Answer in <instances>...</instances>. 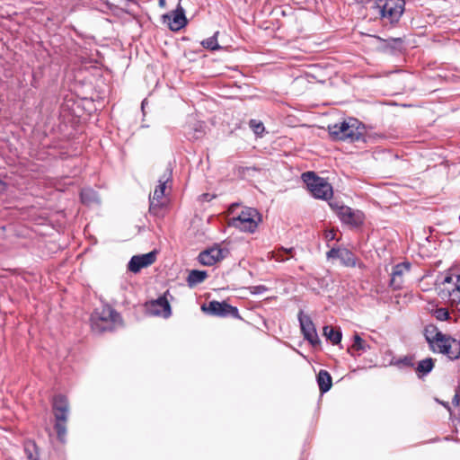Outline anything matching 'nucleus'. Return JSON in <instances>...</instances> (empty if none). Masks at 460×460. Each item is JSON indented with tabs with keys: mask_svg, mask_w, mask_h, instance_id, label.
I'll return each mask as SVG.
<instances>
[{
	"mask_svg": "<svg viewBox=\"0 0 460 460\" xmlns=\"http://www.w3.org/2000/svg\"><path fill=\"white\" fill-rule=\"evenodd\" d=\"M91 327L93 332L101 334L111 332L121 322L120 314L110 305L96 308L91 314Z\"/></svg>",
	"mask_w": 460,
	"mask_h": 460,
	"instance_id": "nucleus-1",
	"label": "nucleus"
},
{
	"mask_svg": "<svg viewBox=\"0 0 460 460\" xmlns=\"http://www.w3.org/2000/svg\"><path fill=\"white\" fill-rule=\"evenodd\" d=\"M364 127L356 119L341 121L328 126V131L332 140L357 142L365 141L363 136Z\"/></svg>",
	"mask_w": 460,
	"mask_h": 460,
	"instance_id": "nucleus-2",
	"label": "nucleus"
},
{
	"mask_svg": "<svg viewBox=\"0 0 460 460\" xmlns=\"http://www.w3.org/2000/svg\"><path fill=\"white\" fill-rule=\"evenodd\" d=\"M52 409L55 417L54 429L60 443L66 442V422L69 416V402L63 394L55 395L52 402Z\"/></svg>",
	"mask_w": 460,
	"mask_h": 460,
	"instance_id": "nucleus-3",
	"label": "nucleus"
},
{
	"mask_svg": "<svg viewBox=\"0 0 460 460\" xmlns=\"http://www.w3.org/2000/svg\"><path fill=\"white\" fill-rule=\"evenodd\" d=\"M301 177L314 198L327 200L332 196V185L314 172H305Z\"/></svg>",
	"mask_w": 460,
	"mask_h": 460,
	"instance_id": "nucleus-4",
	"label": "nucleus"
},
{
	"mask_svg": "<svg viewBox=\"0 0 460 460\" xmlns=\"http://www.w3.org/2000/svg\"><path fill=\"white\" fill-rule=\"evenodd\" d=\"M261 221V215L253 208H245L232 219V225L242 232L254 233Z\"/></svg>",
	"mask_w": 460,
	"mask_h": 460,
	"instance_id": "nucleus-5",
	"label": "nucleus"
},
{
	"mask_svg": "<svg viewBox=\"0 0 460 460\" xmlns=\"http://www.w3.org/2000/svg\"><path fill=\"white\" fill-rule=\"evenodd\" d=\"M404 0H379L375 6L382 18L387 19L391 23L397 22L404 11Z\"/></svg>",
	"mask_w": 460,
	"mask_h": 460,
	"instance_id": "nucleus-6",
	"label": "nucleus"
},
{
	"mask_svg": "<svg viewBox=\"0 0 460 460\" xmlns=\"http://www.w3.org/2000/svg\"><path fill=\"white\" fill-rule=\"evenodd\" d=\"M329 205L343 224L357 227L364 223L365 216L362 211L353 209L348 206L339 205L338 202H330Z\"/></svg>",
	"mask_w": 460,
	"mask_h": 460,
	"instance_id": "nucleus-7",
	"label": "nucleus"
},
{
	"mask_svg": "<svg viewBox=\"0 0 460 460\" xmlns=\"http://www.w3.org/2000/svg\"><path fill=\"white\" fill-rule=\"evenodd\" d=\"M168 296L172 298L169 290H166L162 296L156 299L151 300L146 304L147 313L153 316L169 318L172 315V307L168 300Z\"/></svg>",
	"mask_w": 460,
	"mask_h": 460,
	"instance_id": "nucleus-8",
	"label": "nucleus"
},
{
	"mask_svg": "<svg viewBox=\"0 0 460 460\" xmlns=\"http://www.w3.org/2000/svg\"><path fill=\"white\" fill-rule=\"evenodd\" d=\"M201 310L214 316L240 318L238 308L225 301H210L208 305L206 304L202 305Z\"/></svg>",
	"mask_w": 460,
	"mask_h": 460,
	"instance_id": "nucleus-9",
	"label": "nucleus"
},
{
	"mask_svg": "<svg viewBox=\"0 0 460 460\" xmlns=\"http://www.w3.org/2000/svg\"><path fill=\"white\" fill-rule=\"evenodd\" d=\"M301 332L312 346H317L321 343L314 323L310 316L304 314L302 310L297 314Z\"/></svg>",
	"mask_w": 460,
	"mask_h": 460,
	"instance_id": "nucleus-10",
	"label": "nucleus"
},
{
	"mask_svg": "<svg viewBox=\"0 0 460 460\" xmlns=\"http://www.w3.org/2000/svg\"><path fill=\"white\" fill-rule=\"evenodd\" d=\"M229 251L218 245L202 251L199 256V262L204 266H212L227 256Z\"/></svg>",
	"mask_w": 460,
	"mask_h": 460,
	"instance_id": "nucleus-11",
	"label": "nucleus"
},
{
	"mask_svg": "<svg viewBox=\"0 0 460 460\" xmlns=\"http://www.w3.org/2000/svg\"><path fill=\"white\" fill-rule=\"evenodd\" d=\"M181 0L179 1L175 10L171 13L163 15L164 22H167L171 31H178L187 25V18L185 16V10L181 4Z\"/></svg>",
	"mask_w": 460,
	"mask_h": 460,
	"instance_id": "nucleus-12",
	"label": "nucleus"
},
{
	"mask_svg": "<svg viewBox=\"0 0 460 460\" xmlns=\"http://www.w3.org/2000/svg\"><path fill=\"white\" fill-rule=\"evenodd\" d=\"M327 259H339L345 267H356L358 259L356 255L345 247H333L326 253Z\"/></svg>",
	"mask_w": 460,
	"mask_h": 460,
	"instance_id": "nucleus-13",
	"label": "nucleus"
},
{
	"mask_svg": "<svg viewBox=\"0 0 460 460\" xmlns=\"http://www.w3.org/2000/svg\"><path fill=\"white\" fill-rule=\"evenodd\" d=\"M410 270V262H402L394 265L392 270L389 286L394 290L401 289L403 284V276L405 273L409 272Z\"/></svg>",
	"mask_w": 460,
	"mask_h": 460,
	"instance_id": "nucleus-14",
	"label": "nucleus"
},
{
	"mask_svg": "<svg viewBox=\"0 0 460 460\" xmlns=\"http://www.w3.org/2000/svg\"><path fill=\"white\" fill-rule=\"evenodd\" d=\"M155 252H150L145 254L132 256L128 262V268L131 272L137 273L141 269L147 267L155 262Z\"/></svg>",
	"mask_w": 460,
	"mask_h": 460,
	"instance_id": "nucleus-15",
	"label": "nucleus"
},
{
	"mask_svg": "<svg viewBox=\"0 0 460 460\" xmlns=\"http://www.w3.org/2000/svg\"><path fill=\"white\" fill-rule=\"evenodd\" d=\"M441 284H452V288H446L447 296L454 302H460V275H456V279H454L453 275L447 274V276L444 277L443 280L441 281Z\"/></svg>",
	"mask_w": 460,
	"mask_h": 460,
	"instance_id": "nucleus-16",
	"label": "nucleus"
},
{
	"mask_svg": "<svg viewBox=\"0 0 460 460\" xmlns=\"http://www.w3.org/2000/svg\"><path fill=\"white\" fill-rule=\"evenodd\" d=\"M438 340L434 341V343L429 347L433 352L447 354L450 353L451 343L450 338L444 333H437Z\"/></svg>",
	"mask_w": 460,
	"mask_h": 460,
	"instance_id": "nucleus-17",
	"label": "nucleus"
},
{
	"mask_svg": "<svg viewBox=\"0 0 460 460\" xmlns=\"http://www.w3.org/2000/svg\"><path fill=\"white\" fill-rule=\"evenodd\" d=\"M316 382L322 394L327 393L332 385V378L327 370L321 369L316 376Z\"/></svg>",
	"mask_w": 460,
	"mask_h": 460,
	"instance_id": "nucleus-18",
	"label": "nucleus"
},
{
	"mask_svg": "<svg viewBox=\"0 0 460 460\" xmlns=\"http://www.w3.org/2000/svg\"><path fill=\"white\" fill-rule=\"evenodd\" d=\"M80 199L83 204L93 206L99 203L98 193L92 188H84L80 192Z\"/></svg>",
	"mask_w": 460,
	"mask_h": 460,
	"instance_id": "nucleus-19",
	"label": "nucleus"
},
{
	"mask_svg": "<svg viewBox=\"0 0 460 460\" xmlns=\"http://www.w3.org/2000/svg\"><path fill=\"white\" fill-rule=\"evenodd\" d=\"M171 174H172V171L169 172L168 175L164 174V175H163L159 179V181H158L159 184L155 189L153 196L149 197V199H155L157 202H159L162 199V198L164 195V190H165V188H166V183L170 180Z\"/></svg>",
	"mask_w": 460,
	"mask_h": 460,
	"instance_id": "nucleus-20",
	"label": "nucleus"
},
{
	"mask_svg": "<svg viewBox=\"0 0 460 460\" xmlns=\"http://www.w3.org/2000/svg\"><path fill=\"white\" fill-rule=\"evenodd\" d=\"M208 277V273L205 270H192L190 271L187 283L190 288H193L198 284L203 282Z\"/></svg>",
	"mask_w": 460,
	"mask_h": 460,
	"instance_id": "nucleus-21",
	"label": "nucleus"
},
{
	"mask_svg": "<svg viewBox=\"0 0 460 460\" xmlns=\"http://www.w3.org/2000/svg\"><path fill=\"white\" fill-rule=\"evenodd\" d=\"M293 251L294 248L287 249L284 247H279L271 252V258L274 259L276 261L285 262L288 261L290 258H293Z\"/></svg>",
	"mask_w": 460,
	"mask_h": 460,
	"instance_id": "nucleus-22",
	"label": "nucleus"
},
{
	"mask_svg": "<svg viewBox=\"0 0 460 460\" xmlns=\"http://www.w3.org/2000/svg\"><path fill=\"white\" fill-rule=\"evenodd\" d=\"M323 335L332 344H339L342 338V333L340 330H336L329 325L323 327Z\"/></svg>",
	"mask_w": 460,
	"mask_h": 460,
	"instance_id": "nucleus-23",
	"label": "nucleus"
},
{
	"mask_svg": "<svg viewBox=\"0 0 460 460\" xmlns=\"http://www.w3.org/2000/svg\"><path fill=\"white\" fill-rule=\"evenodd\" d=\"M434 367V362L431 358H427L425 359L420 360L418 363L416 367V371L418 373L419 377L424 376L430 373Z\"/></svg>",
	"mask_w": 460,
	"mask_h": 460,
	"instance_id": "nucleus-24",
	"label": "nucleus"
},
{
	"mask_svg": "<svg viewBox=\"0 0 460 460\" xmlns=\"http://www.w3.org/2000/svg\"><path fill=\"white\" fill-rule=\"evenodd\" d=\"M437 333H442L441 331L434 324H429L425 327L424 335L429 347L434 343V341L438 340Z\"/></svg>",
	"mask_w": 460,
	"mask_h": 460,
	"instance_id": "nucleus-25",
	"label": "nucleus"
},
{
	"mask_svg": "<svg viewBox=\"0 0 460 460\" xmlns=\"http://www.w3.org/2000/svg\"><path fill=\"white\" fill-rule=\"evenodd\" d=\"M218 33V31H216L213 36L203 40L201 41L202 47L212 51L222 49V47L217 42Z\"/></svg>",
	"mask_w": 460,
	"mask_h": 460,
	"instance_id": "nucleus-26",
	"label": "nucleus"
},
{
	"mask_svg": "<svg viewBox=\"0 0 460 460\" xmlns=\"http://www.w3.org/2000/svg\"><path fill=\"white\" fill-rule=\"evenodd\" d=\"M370 349V346L359 336V334L356 333L353 336V344L351 346V349L356 351L366 352Z\"/></svg>",
	"mask_w": 460,
	"mask_h": 460,
	"instance_id": "nucleus-27",
	"label": "nucleus"
},
{
	"mask_svg": "<svg viewBox=\"0 0 460 460\" xmlns=\"http://www.w3.org/2000/svg\"><path fill=\"white\" fill-rule=\"evenodd\" d=\"M24 451L29 460H40L35 442H27L24 447Z\"/></svg>",
	"mask_w": 460,
	"mask_h": 460,
	"instance_id": "nucleus-28",
	"label": "nucleus"
},
{
	"mask_svg": "<svg viewBox=\"0 0 460 460\" xmlns=\"http://www.w3.org/2000/svg\"><path fill=\"white\" fill-rule=\"evenodd\" d=\"M163 204L161 203V200L157 202L155 199H149V212L150 214L154 216H161L162 210H163Z\"/></svg>",
	"mask_w": 460,
	"mask_h": 460,
	"instance_id": "nucleus-29",
	"label": "nucleus"
},
{
	"mask_svg": "<svg viewBox=\"0 0 460 460\" xmlns=\"http://www.w3.org/2000/svg\"><path fill=\"white\" fill-rule=\"evenodd\" d=\"M249 126L252 129L255 135L261 136L264 132V125L261 121L257 119H251L249 121Z\"/></svg>",
	"mask_w": 460,
	"mask_h": 460,
	"instance_id": "nucleus-30",
	"label": "nucleus"
},
{
	"mask_svg": "<svg viewBox=\"0 0 460 460\" xmlns=\"http://www.w3.org/2000/svg\"><path fill=\"white\" fill-rule=\"evenodd\" d=\"M203 125L201 122H197L193 128V133L188 132L190 139H199L203 135Z\"/></svg>",
	"mask_w": 460,
	"mask_h": 460,
	"instance_id": "nucleus-31",
	"label": "nucleus"
},
{
	"mask_svg": "<svg viewBox=\"0 0 460 460\" xmlns=\"http://www.w3.org/2000/svg\"><path fill=\"white\" fill-rule=\"evenodd\" d=\"M434 315L438 321H446L449 318L450 314L447 308L440 307L435 311Z\"/></svg>",
	"mask_w": 460,
	"mask_h": 460,
	"instance_id": "nucleus-32",
	"label": "nucleus"
},
{
	"mask_svg": "<svg viewBox=\"0 0 460 460\" xmlns=\"http://www.w3.org/2000/svg\"><path fill=\"white\" fill-rule=\"evenodd\" d=\"M398 367L403 366V367H412V360L409 357H404L403 358H401L396 361L395 363Z\"/></svg>",
	"mask_w": 460,
	"mask_h": 460,
	"instance_id": "nucleus-33",
	"label": "nucleus"
},
{
	"mask_svg": "<svg viewBox=\"0 0 460 460\" xmlns=\"http://www.w3.org/2000/svg\"><path fill=\"white\" fill-rule=\"evenodd\" d=\"M268 290V288L263 285H258L252 287V294L261 295Z\"/></svg>",
	"mask_w": 460,
	"mask_h": 460,
	"instance_id": "nucleus-34",
	"label": "nucleus"
},
{
	"mask_svg": "<svg viewBox=\"0 0 460 460\" xmlns=\"http://www.w3.org/2000/svg\"><path fill=\"white\" fill-rule=\"evenodd\" d=\"M389 43V46L392 48H396L397 45H401L402 43V40L401 38H392L387 40Z\"/></svg>",
	"mask_w": 460,
	"mask_h": 460,
	"instance_id": "nucleus-35",
	"label": "nucleus"
},
{
	"mask_svg": "<svg viewBox=\"0 0 460 460\" xmlns=\"http://www.w3.org/2000/svg\"><path fill=\"white\" fill-rule=\"evenodd\" d=\"M146 100L145 99V100L142 102V103H141V109H142L143 113L145 112L144 111H145V106H146Z\"/></svg>",
	"mask_w": 460,
	"mask_h": 460,
	"instance_id": "nucleus-36",
	"label": "nucleus"
},
{
	"mask_svg": "<svg viewBox=\"0 0 460 460\" xmlns=\"http://www.w3.org/2000/svg\"><path fill=\"white\" fill-rule=\"evenodd\" d=\"M159 6L160 7H165V0H159Z\"/></svg>",
	"mask_w": 460,
	"mask_h": 460,
	"instance_id": "nucleus-37",
	"label": "nucleus"
},
{
	"mask_svg": "<svg viewBox=\"0 0 460 460\" xmlns=\"http://www.w3.org/2000/svg\"><path fill=\"white\" fill-rule=\"evenodd\" d=\"M447 287L452 288V284H446V285H443L442 291H443V292H447V288H447Z\"/></svg>",
	"mask_w": 460,
	"mask_h": 460,
	"instance_id": "nucleus-38",
	"label": "nucleus"
},
{
	"mask_svg": "<svg viewBox=\"0 0 460 460\" xmlns=\"http://www.w3.org/2000/svg\"><path fill=\"white\" fill-rule=\"evenodd\" d=\"M358 4H366L368 3L370 0H355Z\"/></svg>",
	"mask_w": 460,
	"mask_h": 460,
	"instance_id": "nucleus-39",
	"label": "nucleus"
},
{
	"mask_svg": "<svg viewBox=\"0 0 460 460\" xmlns=\"http://www.w3.org/2000/svg\"><path fill=\"white\" fill-rule=\"evenodd\" d=\"M453 402H454V403L458 404L459 400H458V396H457V394H456V395H455V397H454V399H453Z\"/></svg>",
	"mask_w": 460,
	"mask_h": 460,
	"instance_id": "nucleus-40",
	"label": "nucleus"
},
{
	"mask_svg": "<svg viewBox=\"0 0 460 460\" xmlns=\"http://www.w3.org/2000/svg\"><path fill=\"white\" fill-rule=\"evenodd\" d=\"M4 182L2 180H0V191L2 190H4Z\"/></svg>",
	"mask_w": 460,
	"mask_h": 460,
	"instance_id": "nucleus-41",
	"label": "nucleus"
},
{
	"mask_svg": "<svg viewBox=\"0 0 460 460\" xmlns=\"http://www.w3.org/2000/svg\"><path fill=\"white\" fill-rule=\"evenodd\" d=\"M333 235H334L333 234H330L331 239H333Z\"/></svg>",
	"mask_w": 460,
	"mask_h": 460,
	"instance_id": "nucleus-42",
	"label": "nucleus"
},
{
	"mask_svg": "<svg viewBox=\"0 0 460 460\" xmlns=\"http://www.w3.org/2000/svg\"><path fill=\"white\" fill-rule=\"evenodd\" d=\"M333 235H334L333 234H330L331 239H333Z\"/></svg>",
	"mask_w": 460,
	"mask_h": 460,
	"instance_id": "nucleus-43",
	"label": "nucleus"
}]
</instances>
